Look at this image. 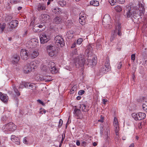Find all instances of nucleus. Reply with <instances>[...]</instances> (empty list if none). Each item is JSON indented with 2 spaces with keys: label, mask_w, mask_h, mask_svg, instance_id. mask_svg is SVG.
Here are the masks:
<instances>
[{
  "label": "nucleus",
  "mask_w": 147,
  "mask_h": 147,
  "mask_svg": "<svg viewBox=\"0 0 147 147\" xmlns=\"http://www.w3.org/2000/svg\"><path fill=\"white\" fill-rule=\"evenodd\" d=\"M115 127V134L117 135V138H118V136L119 135V133L118 132L119 131V127L118 125H116L115 126H114Z\"/></svg>",
  "instance_id": "33"
},
{
  "label": "nucleus",
  "mask_w": 147,
  "mask_h": 147,
  "mask_svg": "<svg viewBox=\"0 0 147 147\" xmlns=\"http://www.w3.org/2000/svg\"><path fill=\"white\" fill-rule=\"evenodd\" d=\"M20 55L22 59L24 60H27L29 57V53L26 50L22 49L20 51Z\"/></svg>",
  "instance_id": "9"
},
{
  "label": "nucleus",
  "mask_w": 147,
  "mask_h": 147,
  "mask_svg": "<svg viewBox=\"0 0 147 147\" xmlns=\"http://www.w3.org/2000/svg\"><path fill=\"white\" fill-rule=\"evenodd\" d=\"M117 2L119 4H123L125 2V0H117Z\"/></svg>",
  "instance_id": "48"
},
{
  "label": "nucleus",
  "mask_w": 147,
  "mask_h": 147,
  "mask_svg": "<svg viewBox=\"0 0 147 147\" xmlns=\"http://www.w3.org/2000/svg\"><path fill=\"white\" fill-rule=\"evenodd\" d=\"M122 65V62H120L119 63L117 66V68L118 69H120Z\"/></svg>",
  "instance_id": "50"
},
{
  "label": "nucleus",
  "mask_w": 147,
  "mask_h": 147,
  "mask_svg": "<svg viewBox=\"0 0 147 147\" xmlns=\"http://www.w3.org/2000/svg\"><path fill=\"white\" fill-rule=\"evenodd\" d=\"M38 55V53L37 51L32 50L29 53V57L31 59L36 58Z\"/></svg>",
  "instance_id": "16"
},
{
  "label": "nucleus",
  "mask_w": 147,
  "mask_h": 147,
  "mask_svg": "<svg viewBox=\"0 0 147 147\" xmlns=\"http://www.w3.org/2000/svg\"><path fill=\"white\" fill-rule=\"evenodd\" d=\"M80 108L84 112L88 111L89 110L88 107L84 104L80 105Z\"/></svg>",
  "instance_id": "22"
},
{
  "label": "nucleus",
  "mask_w": 147,
  "mask_h": 147,
  "mask_svg": "<svg viewBox=\"0 0 147 147\" xmlns=\"http://www.w3.org/2000/svg\"><path fill=\"white\" fill-rule=\"evenodd\" d=\"M76 90L75 87H74V86H73L71 88L70 91H71V92H72V91H74Z\"/></svg>",
  "instance_id": "62"
},
{
  "label": "nucleus",
  "mask_w": 147,
  "mask_h": 147,
  "mask_svg": "<svg viewBox=\"0 0 147 147\" xmlns=\"http://www.w3.org/2000/svg\"><path fill=\"white\" fill-rule=\"evenodd\" d=\"M131 59L132 60L134 61L135 59V55L133 54L131 55Z\"/></svg>",
  "instance_id": "52"
},
{
  "label": "nucleus",
  "mask_w": 147,
  "mask_h": 147,
  "mask_svg": "<svg viewBox=\"0 0 147 147\" xmlns=\"http://www.w3.org/2000/svg\"><path fill=\"white\" fill-rule=\"evenodd\" d=\"M114 9L117 12H120L122 10V8L119 5H117L115 7Z\"/></svg>",
  "instance_id": "31"
},
{
  "label": "nucleus",
  "mask_w": 147,
  "mask_h": 147,
  "mask_svg": "<svg viewBox=\"0 0 147 147\" xmlns=\"http://www.w3.org/2000/svg\"><path fill=\"white\" fill-rule=\"evenodd\" d=\"M37 101L38 102L40 103V104H42L43 105H45L44 103L40 99L38 100Z\"/></svg>",
  "instance_id": "56"
},
{
  "label": "nucleus",
  "mask_w": 147,
  "mask_h": 147,
  "mask_svg": "<svg viewBox=\"0 0 147 147\" xmlns=\"http://www.w3.org/2000/svg\"><path fill=\"white\" fill-rule=\"evenodd\" d=\"M55 66V63L52 61H49L48 64V67L49 69Z\"/></svg>",
  "instance_id": "26"
},
{
  "label": "nucleus",
  "mask_w": 147,
  "mask_h": 147,
  "mask_svg": "<svg viewBox=\"0 0 147 147\" xmlns=\"http://www.w3.org/2000/svg\"><path fill=\"white\" fill-rule=\"evenodd\" d=\"M93 48L91 46L89 45L87 46L86 49L85 51V53L89 55H92Z\"/></svg>",
  "instance_id": "19"
},
{
  "label": "nucleus",
  "mask_w": 147,
  "mask_h": 147,
  "mask_svg": "<svg viewBox=\"0 0 147 147\" xmlns=\"http://www.w3.org/2000/svg\"><path fill=\"white\" fill-rule=\"evenodd\" d=\"M117 0H109L108 1L111 5H114L116 3Z\"/></svg>",
  "instance_id": "36"
},
{
  "label": "nucleus",
  "mask_w": 147,
  "mask_h": 147,
  "mask_svg": "<svg viewBox=\"0 0 147 147\" xmlns=\"http://www.w3.org/2000/svg\"><path fill=\"white\" fill-rule=\"evenodd\" d=\"M16 136L14 135H12L11 137V140L13 142H14V141L16 140Z\"/></svg>",
  "instance_id": "46"
},
{
  "label": "nucleus",
  "mask_w": 147,
  "mask_h": 147,
  "mask_svg": "<svg viewBox=\"0 0 147 147\" xmlns=\"http://www.w3.org/2000/svg\"><path fill=\"white\" fill-rule=\"evenodd\" d=\"M113 124L114 126L118 125V122L117 118L116 117H115L114 118Z\"/></svg>",
  "instance_id": "37"
},
{
  "label": "nucleus",
  "mask_w": 147,
  "mask_h": 147,
  "mask_svg": "<svg viewBox=\"0 0 147 147\" xmlns=\"http://www.w3.org/2000/svg\"><path fill=\"white\" fill-rule=\"evenodd\" d=\"M40 113L41 114H43L42 111L44 113H45L46 112V111L45 110L42 109V108H41L40 109Z\"/></svg>",
  "instance_id": "49"
},
{
  "label": "nucleus",
  "mask_w": 147,
  "mask_h": 147,
  "mask_svg": "<svg viewBox=\"0 0 147 147\" xmlns=\"http://www.w3.org/2000/svg\"><path fill=\"white\" fill-rule=\"evenodd\" d=\"M24 87L26 88L31 89L32 90H34L36 88V87L34 85L32 84L30 82H22L20 83L19 88V89H23Z\"/></svg>",
  "instance_id": "4"
},
{
  "label": "nucleus",
  "mask_w": 147,
  "mask_h": 147,
  "mask_svg": "<svg viewBox=\"0 0 147 147\" xmlns=\"http://www.w3.org/2000/svg\"><path fill=\"white\" fill-rule=\"evenodd\" d=\"M29 65L32 70L35 69L36 65L35 62L34 61L31 62L30 63H29Z\"/></svg>",
  "instance_id": "29"
},
{
  "label": "nucleus",
  "mask_w": 147,
  "mask_h": 147,
  "mask_svg": "<svg viewBox=\"0 0 147 147\" xmlns=\"http://www.w3.org/2000/svg\"><path fill=\"white\" fill-rule=\"evenodd\" d=\"M40 42L42 44L47 42L49 40V36L45 33H42L40 35Z\"/></svg>",
  "instance_id": "11"
},
{
  "label": "nucleus",
  "mask_w": 147,
  "mask_h": 147,
  "mask_svg": "<svg viewBox=\"0 0 147 147\" xmlns=\"http://www.w3.org/2000/svg\"><path fill=\"white\" fill-rule=\"evenodd\" d=\"M145 11L144 6L141 3H139L137 6L126 5L124 8V15L126 18H130L134 21L133 18L139 19L144 15Z\"/></svg>",
  "instance_id": "1"
},
{
  "label": "nucleus",
  "mask_w": 147,
  "mask_h": 147,
  "mask_svg": "<svg viewBox=\"0 0 147 147\" xmlns=\"http://www.w3.org/2000/svg\"><path fill=\"white\" fill-rule=\"evenodd\" d=\"M40 17L41 19L45 22H48L50 18L49 15L45 14H42Z\"/></svg>",
  "instance_id": "17"
},
{
  "label": "nucleus",
  "mask_w": 147,
  "mask_h": 147,
  "mask_svg": "<svg viewBox=\"0 0 147 147\" xmlns=\"http://www.w3.org/2000/svg\"><path fill=\"white\" fill-rule=\"evenodd\" d=\"M85 61V60L83 55H80L74 59V63L75 64L76 67L78 68H79L80 67L83 66Z\"/></svg>",
  "instance_id": "2"
},
{
  "label": "nucleus",
  "mask_w": 147,
  "mask_h": 147,
  "mask_svg": "<svg viewBox=\"0 0 147 147\" xmlns=\"http://www.w3.org/2000/svg\"><path fill=\"white\" fill-rule=\"evenodd\" d=\"M12 62L13 63H17L20 59V57L17 54L14 55L12 58Z\"/></svg>",
  "instance_id": "20"
},
{
  "label": "nucleus",
  "mask_w": 147,
  "mask_h": 147,
  "mask_svg": "<svg viewBox=\"0 0 147 147\" xmlns=\"http://www.w3.org/2000/svg\"><path fill=\"white\" fill-rule=\"evenodd\" d=\"M0 99L3 102L6 103L8 101V97L6 94L0 92Z\"/></svg>",
  "instance_id": "15"
},
{
  "label": "nucleus",
  "mask_w": 147,
  "mask_h": 147,
  "mask_svg": "<svg viewBox=\"0 0 147 147\" xmlns=\"http://www.w3.org/2000/svg\"><path fill=\"white\" fill-rule=\"evenodd\" d=\"M90 4L91 5L94 6H98L99 5L98 1L95 0H93L91 1L90 2Z\"/></svg>",
  "instance_id": "25"
},
{
  "label": "nucleus",
  "mask_w": 147,
  "mask_h": 147,
  "mask_svg": "<svg viewBox=\"0 0 147 147\" xmlns=\"http://www.w3.org/2000/svg\"><path fill=\"white\" fill-rule=\"evenodd\" d=\"M16 140L17 141H15V140L14 141V142H15V143L18 145L20 144V142L19 140V139H16Z\"/></svg>",
  "instance_id": "54"
},
{
  "label": "nucleus",
  "mask_w": 147,
  "mask_h": 147,
  "mask_svg": "<svg viewBox=\"0 0 147 147\" xmlns=\"http://www.w3.org/2000/svg\"><path fill=\"white\" fill-rule=\"evenodd\" d=\"M146 115L144 113L139 112L137 113H133L132 116L136 120H141L146 117Z\"/></svg>",
  "instance_id": "5"
},
{
  "label": "nucleus",
  "mask_w": 147,
  "mask_h": 147,
  "mask_svg": "<svg viewBox=\"0 0 147 147\" xmlns=\"http://www.w3.org/2000/svg\"><path fill=\"white\" fill-rule=\"evenodd\" d=\"M36 26H34V28H33V30L34 31V32H36V30H34V29H35V28H37L38 27H39V28H42L43 27V26L42 25H36Z\"/></svg>",
  "instance_id": "41"
},
{
  "label": "nucleus",
  "mask_w": 147,
  "mask_h": 147,
  "mask_svg": "<svg viewBox=\"0 0 147 147\" xmlns=\"http://www.w3.org/2000/svg\"><path fill=\"white\" fill-rule=\"evenodd\" d=\"M58 3L62 7L64 6L66 4V2L63 0H60Z\"/></svg>",
  "instance_id": "34"
},
{
  "label": "nucleus",
  "mask_w": 147,
  "mask_h": 147,
  "mask_svg": "<svg viewBox=\"0 0 147 147\" xmlns=\"http://www.w3.org/2000/svg\"><path fill=\"white\" fill-rule=\"evenodd\" d=\"M108 67L107 65L106 66L105 65L102 66L100 69L98 75L100 76L104 74L107 73L109 70L110 68Z\"/></svg>",
  "instance_id": "12"
},
{
  "label": "nucleus",
  "mask_w": 147,
  "mask_h": 147,
  "mask_svg": "<svg viewBox=\"0 0 147 147\" xmlns=\"http://www.w3.org/2000/svg\"><path fill=\"white\" fill-rule=\"evenodd\" d=\"M20 1L18 0H16L13 1V3L15 4H16L18 3H19L20 2Z\"/></svg>",
  "instance_id": "61"
},
{
  "label": "nucleus",
  "mask_w": 147,
  "mask_h": 147,
  "mask_svg": "<svg viewBox=\"0 0 147 147\" xmlns=\"http://www.w3.org/2000/svg\"><path fill=\"white\" fill-rule=\"evenodd\" d=\"M143 109L147 112V102H145L142 105Z\"/></svg>",
  "instance_id": "35"
},
{
  "label": "nucleus",
  "mask_w": 147,
  "mask_h": 147,
  "mask_svg": "<svg viewBox=\"0 0 147 147\" xmlns=\"http://www.w3.org/2000/svg\"><path fill=\"white\" fill-rule=\"evenodd\" d=\"M18 22L17 20H14L11 21L9 23V28L10 30H11L12 29L17 27L18 26Z\"/></svg>",
  "instance_id": "14"
},
{
  "label": "nucleus",
  "mask_w": 147,
  "mask_h": 147,
  "mask_svg": "<svg viewBox=\"0 0 147 147\" xmlns=\"http://www.w3.org/2000/svg\"><path fill=\"white\" fill-rule=\"evenodd\" d=\"M116 31L114 30L112 32V33L111 35H112L113 36H114V35L115 36L116 35Z\"/></svg>",
  "instance_id": "59"
},
{
  "label": "nucleus",
  "mask_w": 147,
  "mask_h": 147,
  "mask_svg": "<svg viewBox=\"0 0 147 147\" xmlns=\"http://www.w3.org/2000/svg\"><path fill=\"white\" fill-rule=\"evenodd\" d=\"M52 11L54 13L57 15L60 14L62 13L61 9L60 8H55Z\"/></svg>",
  "instance_id": "24"
},
{
  "label": "nucleus",
  "mask_w": 147,
  "mask_h": 147,
  "mask_svg": "<svg viewBox=\"0 0 147 147\" xmlns=\"http://www.w3.org/2000/svg\"><path fill=\"white\" fill-rule=\"evenodd\" d=\"M87 60L88 61V65L93 67L95 65L96 63V61L94 57L92 55H87Z\"/></svg>",
  "instance_id": "8"
},
{
  "label": "nucleus",
  "mask_w": 147,
  "mask_h": 147,
  "mask_svg": "<svg viewBox=\"0 0 147 147\" xmlns=\"http://www.w3.org/2000/svg\"><path fill=\"white\" fill-rule=\"evenodd\" d=\"M86 144V142H85L83 141L81 143V145L82 146H85Z\"/></svg>",
  "instance_id": "60"
},
{
  "label": "nucleus",
  "mask_w": 147,
  "mask_h": 147,
  "mask_svg": "<svg viewBox=\"0 0 147 147\" xmlns=\"http://www.w3.org/2000/svg\"><path fill=\"white\" fill-rule=\"evenodd\" d=\"M63 124V121L62 120L60 119L59 120V126L60 127H61V125H62Z\"/></svg>",
  "instance_id": "55"
},
{
  "label": "nucleus",
  "mask_w": 147,
  "mask_h": 147,
  "mask_svg": "<svg viewBox=\"0 0 147 147\" xmlns=\"http://www.w3.org/2000/svg\"><path fill=\"white\" fill-rule=\"evenodd\" d=\"M42 70L45 72H46L48 71V69L45 65H43L42 68Z\"/></svg>",
  "instance_id": "39"
},
{
  "label": "nucleus",
  "mask_w": 147,
  "mask_h": 147,
  "mask_svg": "<svg viewBox=\"0 0 147 147\" xmlns=\"http://www.w3.org/2000/svg\"><path fill=\"white\" fill-rule=\"evenodd\" d=\"M61 18L58 17H55L54 20V22L56 24H59L61 22Z\"/></svg>",
  "instance_id": "32"
},
{
  "label": "nucleus",
  "mask_w": 147,
  "mask_h": 147,
  "mask_svg": "<svg viewBox=\"0 0 147 147\" xmlns=\"http://www.w3.org/2000/svg\"><path fill=\"white\" fill-rule=\"evenodd\" d=\"M76 46V43L75 42H74L73 44V45H72L71 47L72 48H74V47H75Z\"/></svg>",
  "instance_id": "64"
},
{
  "label": "nucleus",
  "mask_w": 147,
  "mask_h": 147,
  "mask_svg": "<svg viewBox=\"0 0 147 147\" xmlns=\"http://www.w3.org/2000/svg\"><path fill=\"white\" fill-rule=\"evenodd\" d=\"M65 138V134H64V136H63V134L62 135V138L61 140V143L60 144L59 146H61V144L63 142Z\"/></svg>",
  "instance_id": "51"
},
{
  "label": "nucleus",
  "mask_w": 147,
  "mask_h": 147,
  "mask_svg": "<svg viewBox=\"0 0 147 147\" xmlns=\"http://www.w3.org/2000/svg\"><path fill=\"white\" fill-rule=\"evenodd\" d=\"M74 108L75 109L73 112L74 116L77 117V119H81L82 118V116L81 115V112L80 110L76 108V106H75Z\"/></svg>",
  "instance_id": "13"
},
{
  "label": "nucleus",
  "mask_w": 147,
  "mask_h": 147,
  "mask_svg": "<svg viewBox=\"0 0 147 147\" xmlns=\"http://www.w3.org/2000/svg\"><path fill=\"white\" fill-rule=\"evenodd\" d=\"M111 19L108 14H106L104 16L102 20V24L104 26H109L111 23Z\"/></svg>",
  "instance_id": "10"
},
{
  "label": "nucleus",
  "mask_w": 147,
  "mask_h": 147,
  "mask_svg": "<svg viewBox=\"0 0 147 147\" xmlns=\"http://www.w3.org/2000/svg\"><path fill=\"white\" fill-rule=\"evenodd\" d=\"M5 26L6 24L5 23L0 24V29L1 30V33L3 31L4 28H5Z\"/></svg>",
  "instance_id": "30"
},
{
  "label": "nucleus",
  "mask_w": 147,
  "mask_h": 147,
  "mask_svg": "<svg viewBox=\"0 0 147 147\" xmlns=\"http://www.w3.org/2000/svg\"><path fill=\"white\" fill-rule=\"evenodd\" d=\"M47 50L49 55L51 57H53L56 54L55 47L51 45L48 46L47 47Z\"/></svg>",
  "instance_id": "7"
},
{
  "label": "nucleus",
  "mask_w": 147,
  "mask_h": 147,
  "mask_svg": "<svg viewBox=\"0 0 147 147\" xmlns=\"http://www.w3.org/2000/svg\"><path fill=\"white\" fill-rule=\"evenodd\" d=\"M12 18V17L11 16H7L5 18V21L7 22H9Z\"/></svg>",
  "instance_id": "38"
},
{
  "label": "nucleus",
  "mask_w": 147,
  "mask_h": 147,
  "mask_svg": "<svg viewBox=\"0 0 147 147\" xmlns=\"http://www.w3.org/2000/svg\"><path fill=\"white\" fill-rule=\"evenodd\" d=\"M86 15L85 14H83L82 13H80L79 15V21L82 24H84L85 22H84L86 19Z\"/></svg>",
  "instance_id": "18"
},
{
  "label": "nucleus",
  "mask_w": 147,
  "mask_h": 147,
  "mask_svg": "<svg viewBox=\"0 0 147 147\" xmlns=\"http://www.w3.org/2000/svg\"><path fill=\"white\" fill-rule=\"evenodd\" d=\"M56 44L58 47H63L64 46L65 44L63 39L59 36H56L55 38Z\"/></svg>",
  "instance_id": "6"
},
{
  "label": "nucleus",
  "mask_w": 147,
  "mask_h": 147,
  "mask_svg": "<svg viewBox=\"0 0 147 147\" xmlns=\"http://www.w3.org/2000/svg\"><path fill=\"white\" fill-rule=\"evenodd\" d=\"M107 65H108V66H109V68H110V66H109V60H107L106 62L105 63V65L106 66Z\"/></svg>",
  "instance_id": "53"
},
{
  "label": "nucleus",
  "mask_w": 147,
  "mask_h": 147,
  "mask_svg": "<svg viewBox=\"0 0 147 147\" xmlns=\"http://www.w3.org/2000/svg\"><path fill=\"white\" fill-rule=\"evenodd\" d=\"M84 91L82 90H80L78 92V94L80 95H82L83 94H84Z\"/></svg>",
  "instance_id": "47"
},
{
  "label": "nucleus",
  "mask_w": 147,
  "mask_h": 147,
  "mask_svg": "<svg viewBox=\"0 0 147 147\" xmlns=\"http://www.w3.org/2000/svg\"><path fill=\"white\" fill-rule=\"evenodd\" d=\"M104 117L102 115H101L100 116V119L98 120L99 122L101 123H103L104 122Z\"/></svg>",
  "instance_id": "44"
},
{
  "label": "nucleus",
  "mask_w": 147,
  "mask_h": 147,
  "mask_svg": "<svg viewBox=\"0 0 147 147\" xmlns=\"http://www.w3.org/2000/svg\"><path fill=\"white\" fill-rule=\"evenodd\" d=\"M24 73H28L30 71H32L31 67L29 65V63H28L25 65L24 68Z\"/></svg>",
  "instance_id": "21"
},
{
  "label": "nucleus",
  "mask_w": 147,
  "mask_h": 147,
  "mask_svg": "<svg viewBox=\"0 0 147 147\" xmlns=\"http://www.w3.org/2000/svg\"><path fill=\"white\" fill-rule=\"evenodd\" d=\"M17 126L12 122H10L4 125L2 127L3 131H13L16 129Z\"/></svg>",
  "instance_id": "3"
},
{
  "label": "nucleus",
  "mask_w": 147,
  "mask_h": 147,
  "mask_svg": "<svg viewBox=\"0 0 147 147\" xmlns=\"http://www.w3.org/2000/svg\"><path fill=\"white\" fill-rule=\"evenodd\" d=\"M13 90H14V91L16 93V95L18 96H19L20 95V94L19 91L16 88V86L15 85H13Z\"/></svg>",
  "instance_id": "27"
},
{
  "label": "nucleus",
  "mask_w": 147,
  "mask_h": 147,
  "mask_svg": "<svg viewBox=\"0 0 147 147\" xmlns=\"http://www.w3.org/2000/svg\"><path fill=\"white\" fill-rule=\"evenodd\" d=\"M34 42V46L35 45H37V44H38V42L34 38H33L31 40V42L32 43H33V42Z\"/></svg>",
  "instance_id": "42"
},
{
  "label": "nucleus",
  "mask_w": 147,
  "mask_h": 147,
  "mask_svg": "<svg viewBox=\"0 0 147 147\" xmlns=\"http://www.w3.org/2000/svg\"><path fill=\"white\" fill-rule=\"evenodd\" d=\"M37 10L38 11H40L45 9L46 7L43 4L38 3L37 5Z\"/></svg>",
  "instance_id": "23"
},
{
  "label": "nucleus",
  "mask_w": 147,
  "mask_h": 147,
  "mask_svg": "<svg viewBox=\"0 0 147 147\" xmlns=\"http://www.w3.org/2000/svg\"><path fill=\"white\" fill-rule=\"evenodd\" d=\"M117 30H118V32L117 34L119 36H121V30L120 28L121 27L119 25H118L117 26Z\"/></svg>",
  "instance_id": "40"
},
{
  "label": "nucleus",
  "mask_w": 147,
  "mask_h": 147,
  "mask_svg": "<svg viewBox=\"0 0 147 147\" xmlns=\"http://www.w3.org/2000/svg\"><path fill=\"white\" fill-rule=\"evenodd\" d=\"M107 101V100H105V99H103L102 101L103 104H105L106 102Z\"/></svg>",
  "instance_id": "63"
},
{
  "label": "nucleus",
  "mask_w": 147,
  "mask_h": 147,
  "mask_svg": "<svg viewBox=\"0 0 147 147\" xmlns=\"http://www.w3.org/2000/svg\"><path fill=\"white\" fill-rule=\"evenodd\" d=\"M50 71L52 74H55L57 73L58 72V70L55 67H53L52 68H50L49 69Z\"/></svg>",
  "instance_id": "28"
},
{
  "label": "nucleus",
  "mask_w": 147,
  "mask_h": 147,
  "mask_svg": "<svg viewBox=\"0 0 147 147\" xmlns=\"http://www.w3.org/2000/svg\"><path fill=\"white\" fill-rule=\"evenodd\" d=\"M27 138L26 137H25L23 139V142L26 144H27L28 143L27 140Z\"/></svg>",
  "instance_id": "45"
},
{
  "label": "nucleus",
  "mask_w": 147,
  "mask_h": 147,
  "mask_svg": "<svg viewBox=\"0 0 147 147\" xmlns=\"http://www.w3.org/2000/svg\"><path fill=\"white\" fill-rule=\"evenodd\" d=\"M83 40L82 38H80L78 39L77 40V43L78 45H80L82 42Z\"/></svg>",
  "instance_id": "43"
},
{
  "label": "nucleus",
  "mask_w": 147,
  "mask_h": 147,
  "mask_svg": "<svg viewBox=\"0 0 147 147\" xmlns=\"http://www.w3.org/2000/svg\"><path fill=\"white\" fill-rule=\"evenodd\" d=\"M105 131L106 132V134H107V135H108V133L110 131L109 129L108 128H106V129L105 130Z\"/></svg>",
  "instance_id": "57"
},
{
  "label": "nucleus",
  "mask_w": 147,
  "mask_h": 147,
  "mask_svg": "<svg viewBox=\"0 0 147 147\" xmlns=\"http://www.w3.org/2000/svg\"><path fill=\"white\" fill-rule=\"evenodd\" d=\"M115 37V36L114 35V36H113L112 35H111V36L110 38V40L111 41H112V40H113Z\"/></svg>",
  "instance_id": "58"
}]
</instances>
